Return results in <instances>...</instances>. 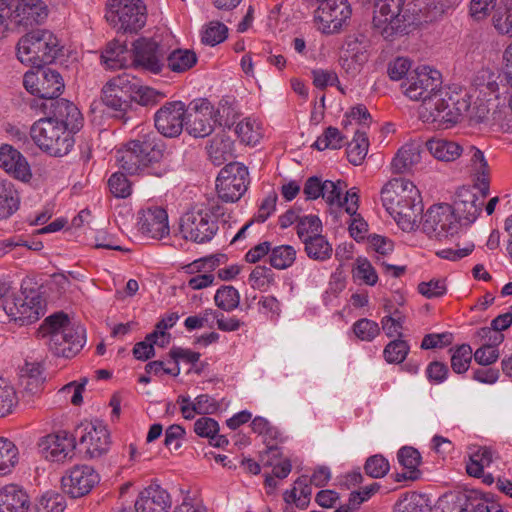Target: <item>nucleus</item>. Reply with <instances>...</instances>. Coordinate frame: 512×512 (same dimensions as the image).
Listing matches in <instances>:
<instances>
[{
  "mask_svg": "<svg viewBox=\"0 0 512 512\" xmlns=\"http://www.w3.org/2000/svg\"><path fill=\"white\" fill-rule=\"evenodd\" d=\"M381 200L386 211L403 231H412L423 213L421 195L413 182L395 178L384 185Z\"/></svg>",
  "mask_w": 512,
  "mask_h": 512,
  "instance_id": "1",
  "label": "nucleus"
},
{
  "mask_svg": "<svg viewBox=\"0 0 512 512\" xmlns=\"http://www.w3.org/2000/svg\"><path fill=\"white\" fill-rule=\"evenodd\" d=\"M158 143H161V140L153 132L127 142L124 148L117 152L120 168L131 175L146 173L157 177L163 176L166 170L155 167L163 158V150Z\"/></svg>",
  "mask_w": 512,
  "mask_h": 512,
  "instance_id": "2",
  "label": "nucleus"
},
{
  "mask_svg": "<svg viewBox=\"0 0 512 512\" xmlns=\"http://www.w3.org/2000/svg\"><path fill=\"white\" fill-rule=\"evenodd\" d=\"M37 334L42 338L48 337L47 345L57 357L71 358L85 343V329L80 325L72 324L63 311L48 316L39 327Z\"/></svg>",
  "mask_w": 512,
  "mask_h": 512,
  "instance_id": "3",
  "label": "nucleus"
},
{
  "mask_svg": "<svg viewBox=\"0 0 512 512\" xmlns=\"http://www.w3.org/2000/svg\"><path fill=\"white\" fill-rule=\"evenodd\" d=\"M62 47L50 30L35 29L23 35L17 44V57L30 66H45L55 61Z\"/></svg>",
  "mask_w": 512,
  "mask_h": 512,
  "instance_id": "4",
  "label": "nucleus"
},
{
  "mask_svg": "<svg viewBox=\"0 0 512 512\" xmlns=\"http://www.w3.org/2000/svg\"><path fill=\"white\" fill-rule=\"evenodd\" d=\"M470 101L468 94L443 88L438 96L427 100L425 112H419L425 122L445 124L446 128L458 123L461 117L468 111Z\"/></svg>",
  "mask_w": 512,
  "mask_h": 512,
  "instance_id": "5",
  "label": "nucleus"
},
{
  "mask_svg": "<svg viewBox=\"0 0 512 512\" xmlns=\"http://www.w3.org/2000/svg\"><path fill=\"white\" fill-rule=\"evenodd\" d=\"M74 133L44 117L37 120L30 130L35 144L54 157H62L69 153L75 142L72 135Z\"/></svg>",
  "mask_w": 512,
  "mask_h": 512,
  "instance_id": "6",
  "label": "nucleus"
},
{
  "mask_svg": "<svg viewBox=\"0 0 512 512\" xmlns=\"http://www.w3.org/2000/svg\"><path fill=\"white\" fill-rule=\"evenodd\" d=\"M373 6V30L385 40L392 41L407 28L406 14L403 12L405 0H368Z\"/></svg>",
  "mask_w": 512,
  "mask_h": 512,
  "instance_id": "7",
  "label": "nucleus"
},
{
  "mask_svg": "<svg viewBox=\"0 0 512 512\" xmlns=\"http://www.w3.org/2000/svg\"><path fill=\"white\" fill-rule=\"evenodd\" d=\"M106 20L119 31L136 33L147 20V8L143 0H108Z\"/></svg>",
  "mask_w": 512,
  "mask_h": 512,
  "instance_id": "8",
  "label": "nucleus"
},
{
  "mask_svg": "<svg viewBox=\"0 0 512 512\" xmlns=\"http://www.w3.org/2000/svg\"><path fill=\"white\" fill-rule=\"evenodd\" d=\"M441 74L428 66H420L409 73L406 80L401 84L404 93L413 101H421L420 112H425L427 100L438 96L441 87Z\"/></svg>",
  "mask_w": 512,
  "mask_h": 512,
  "instance_id": "9",
  "label": "nucleus"
},
{
  "mask_svg": "<svg viewBox=\"0 0 512 512\" xmlns=\"http://www.w3.org/2000/svg\"><path fill=\"white\" fill-rule=\"evenodd\" d=\"M249 185L248 168L239 162L230 161L216 178L218 198L226 203H235L247 191Z\"/></svg>",
  "mask_w": 512,
  "mask_h": 512,
  "instance_id": "10",
  "label": "nucleus"
},
{
  "mask_svg": "<svg viewBox=\"0 0 512 512\" xmlns=\"http://www.w3.org/2000/svg\"><path fill=\"white\" fill-rule=\"evenodd\" d=\"M35 70L24 74L23 85L25 89L36 97L57 98L65 87L61 74L44 66H33Z\"/></svg>",
  "mask_w": 512,
  "mask_h": 512,
  "instance_id": "11",
  "label": "nucleus"
},
{
  "mask_svg": "<svg viewBox=\"0 0 512 512\" xmlns=\"http://www.w3.org/2000/svg\"><path fill=\"white\" fill-rule=\"evenodd\" d=\"M75 438L84 446L85 454L89 458H99L106 454L111 445L110 432L101 421L81 423L74 429Z\"/></svg>",
  "mask_w": 512,
  "mask_h": 512,
  "instance_id": "12",
  "label": "nucleus"
},
{
  "mask_svg": "<svg viewBox=\"0 0 512 512\" xmlns=\"http://www.w3.org/2000/svg\"><path fill=\"white\" fill-rule=\"evenodd\" d=\"M422 219V215L420 216ZM423 231L438 239L458 232L460 224L454 215L452 206L447 203L431 206L423 215Z\"/></svg>",
  "mask_w": 512,
  "mask_h": 512,
  "instance_id": "13",
  "label": "nucleus"
},
{
  "mask_svg": "<svg viewBox=\"0 0 512 512\" xmlns=\"http://www.w3.org/2000/svg\"><path fill=\"white\" fill-rule=\"evenodd\" d=\"M2 307L10 320L21 326L37 321L44 314L43 300L39 294L30 298L22 295L8 296Z\"/></svg>",
  "mask_w": 512,
  "mask_h": 512,
  "instance_id": "14",
  "label": "nucleus"
},
{
  "mask_svg": "<svg viewBox=\"0 0 512 512\" xmlns=\"http://www.w3.org/2000/svg\"><path fill=\"white\" fill-rule=\"evenodd\" d=\"M133 64L143 70L159 74L166 67L163 47L156 41L149 38H139L133 42Z\"/></svg>",
  "mask_w": 512,
  "mask_h": 512,
  "instance_id": "15",
  "label": "nucleus"
},
{
  "mask_svg": "<svg viewBox=\"0 0 512 512\" xmlns=\"http://www.w3.org/2000/svg\"><path fill=\"white\" fill-rule=\"evenodd\" d=\"M218 230L217 223L202 210L186 212L180 219V231L185 239L196 243L210 241Z\"/></svg>",
  "mask_w": 512,
  "mask_h": 512,
  "instance_id": "16",
  "label": "nucleus"
},
{
  "mask_svg": "<svg viewBox=\"0 0 512 512\" xmlns=\"http://www.w3.org/2000/svg\"><path fill=\"white\" fill-rule=\"evenodd\" d=\"M351 7L347 0H322L315 10L314 18L321 24L322 31L332 34L340 31L351 17Z\"/></svg>",
  "mask_w": 512,
  "mask_h": 512,
  "instance_id": "17",
  "label": "nucleus"
},
{
  "mask_svg": "<svg viewBox=\"0 0 512 512\" xmlns=\"http://www.w3.org/2000/svg\"><path fill=\"white\" fill-rule=\"evenodd\" d=\"M100 481L96 470L88 465H75L61 479L63 491L72 498H80L91 492Z\"/></svg>",
  "mask_w": 512,
  "mask_h": 512,
  "instance_id": "18",
  "label": "nucleus"
},
{
  "mask_svg": "<svg viewBox=\"0 0 512 512\" xmlns=\"http://www.w3.org/2000/svg\"><path fill=\"white\" fill-rule=\"evenodd\" d=\"M186 106L182 101L166 102L154 115L157 131L165 137H178L185 126Z\"/></svg>",
  "mask_w": 512,
  "mask_h": 512,
  "instance_id": "19",
  "label": "nucleus"
},
{
  "mask_svg": "<svg viewBox=\"0 0 512 512\" xmlns=\"http://www.w3.org/2000/svg\"><path fill=\"white\" fill-rule=\"evenodd\" d=\"M38 448L41 455L51 462H64L71 459L76 448L74 433L69 434L65 430L48 434L42 437L38 442Z\"/></svg>",
  "mask_w": 512,
  "mask_h": 512,
  "instance_id": "20",
  "label": "nucleus"
},
{
  "mask_svg": "<svg viewBox=\"0 0 512 512\" xmlns=\"http://www.w3.org/2000/svg\"><path fill=\"white\" fill-rule=\"evenodd\" d=\"M189 109L193 112L188 113L185 122L187 133L193 137H206L213 132L212 116L214 107L206 98L197 99L189 104Z\"/></svg>",
  "mask_w": 512,
  "mask_h": 512,
  "instance_id": "21",
  "label": "nucleus"
},
{
  "mask_svg": "<svg viewBox=\"0 0 512 512\" xmlns=\"http://www.w3.org/2000/svg\"><path fill=\"white\" fill-rule=\"evenodd\" d=\"M483 194L478 197L469 187H461L455 194L452 210L457 220L465 225L472 224L479 216L484 206Z\"/></svg>",
  "mask_w": 512,
  "mask_h": 512,
  "instance_id": "22",
  "label": "nucleus"
},
{
  "mask_svg": "<svg viewBox=\"0 0 512 512\" xmlns=\"http://www.w3.org/2000/svg\"><path fill=\"white\" fill-rule=\"evenodd\" d=\"M51 119L61 125L63 128L77 132L83 126V116L77 106L71 101L64 98L52 99L49 105V116Z\"/></svg>",
  "mask_w": 512,
  "mask_h": 512,
  "instance_id": "23",
  "label": "nucleus"
},
{
  "mask_svg": "<svg viewBox=\"0 0 512 512\" xmlns=\"http://www.w3.org/2000/svg\"><path fill=\"white\" fill-rule=\"evenodd\" d=\"M0 168L13 178L23 182H28L32 177L27 159L9 144L0 146Z\"/></svg>",
  "mask_w": 512,
  "mask_h": 512,
  "instance_id": "24",
  "label": "nucleus"
},
{
  "mask_svg": "<svg viewBox=\"0 0 512 512\" xmlns=\"http://www.w3.org/2000/svg\"><path fill=\"white\" fill-rule=\"evenodd\" d=\"M47 16L48 8L42 0H18L10 21L17 26L28 27L42 22Z\"/></svg>",
  "mask_w": 512,
  "mask_h": 512,
  "instance_id": "25",
  "label": "nucleus"
},
{
  "mask_svg": "<svg viewBox=\"0 0 512 512\" xmlns=\"http://www.w3.org/2000/svg\"><path fill=\"white\" fill-rule=\"evenodd\" d=\"M139 231L148 237L161 239L169 233L168 215L161 207L149 208L138 217Z\"/></svg>",
  "mask_w": 512,
  "mask_h": 512,
  "instance_id": "26",
  "label": "nucleus"
},
{
  "mask_svg": "<svg viewBox=\"0 0 512 512\" xmlns=\"http://www.w3.org/2000/svg\"><path fill=\"white\" fill-rule=\"evenodd\" d=\"M170 507V495L158 484L146 487L135 502L136 512H168Z\"/></svg>",
  "mask_w": 512,
  "mask_h": 512,
  "instance_id": "27",
  "label": "nucleus"
},
{
  "mask_svg": "<svg viewBox=\"0 0 512 512\" xmlns=\"http://www.w3.org/2000/svg\"><path fill=\"white\" fill-rule=\"evenodd\" d=\"M30 499L21 487L11 484L0 489V512H28Z\"/></svg>",
  "mask_w": 512,
  "mask_h": 512,
  "instance_id": "28",
  "label": "nucleus"
},
{
  "mask_svg": "<svg viewBox=\"0 0 512 512\" xmlns=\"http://www.w3.org/2000/svg\"><path fill=\"white\" fill-rule=\"evenodd\" d=\"M422 144L411 141L403 145L392 160L391 168L395 174L409 172L413 166L421 161Z\"/></svg>",
  "mask_w": 512,
  "mask_h": 512,
  "instance_id": "29",
  "label": "nucleus"
},
{
  "mask_svg": "<svg viewBox=\"0 0 512 512\" xmlns=\"http://www.w3.org/2000/svg\"><path fill=\"white\" fill-rule=\"evenodd\" d=\"M234 142L225 134L216 135L206 146L210 161L220 166L233 158Z\"/></svg>",
  "mask_w": 512,
  "mask_h": 512,
  "instance_id": "30",
  "label": "nucleus"
},
{
  "mask_svg": "<svg viewBox=\"0 0 512 512\" xmlns=\"http://www.w3.org/2000/svg\"><path fill=\"white\" fill-rule=\"evenodd\" d=\"M425 146L437 160L445 162L456 160L462 153V147L458 143L445 139L428 140Z\"/></svg>",
  "mask_w": 512,
  "mask_h": 512,
  "instance_id": "31",
  "label": "nucleus"
},
{
  "mask_svg": "<svg viewBox=\"0 0 512 512\" xmlns=\"http://www.w3.org/2000/svg\"><path fill=\"white\" fill-rule=\"evenodd\" d=\"M110 87L111 85L106 84L102 87L101 102L110 111L112 117L122 120L123 123H127L131 119L129 112L132 105L122 102V99L118 98L116 93H112L113 90H111Z\"/></svg>",
  "mask_w": 512,
  "mask_h": 512,
  "instance_id": "32",
  "label": "nucleus"
},
{
  "mask_svg": "<svg viewBox=\"0 0 512 512\" xmlns=\"http://www.w3.org/2000/svg\"><path fill=\"white\" fill-rule=\"evenodd\" d=\"M197 55L193 50L174 49L165 55L167 68L175 73H184L194 67L197 63Z\"/></svg>",
  "mask_w": 512,
  "mask_h": 512,
  "instance_id": "33",
  "label": "nucleus"
},
{
  "mask_svg": "<svg viewBox=\"0 0 512 512\" xmlns=\"http://www.w3.org/2000/svg\"><path fill=\"white\" fill-rule=\"evenodd\" d=\"M20 205V198L14 185L0 179V219H7L13 215Z\"/></svg>",
  "mask_w": 512,
  "mask_h": 512,
  "instance_id": "34",
  "label": "nucleus"
},
{
  "mask_svg": "<svg viewBox=\"0 0 512 512\" xmlns=\"http://www.w3.org/2000/svg\"><path fill=\"white\" fill-rule=\"evenodd\" d=\"M470 152L471 162L474 166L478 188L480 192L483 194V197H487L489 194L490 183V172L488 163L485 159L484 153L480 149L471 146Z\"/></svg>",
  "mask_w": 512,
  "mask_h": 512,
  "instance_id": "35",
  "label": "nucleus"
},
{
  "mask_svg": "<svg viewBox=\"0 0 512 512\" xmlns=\"http://www.w3.org/2000/svg\"><path fill=\"white\" fill-rule=\"evenodd\" d=\"M307 256L316 261H326L332 256V245L321 234L307 236L303 240Z\"/></svg>",
  "mask_w": 512,
  "mask_h": 512,
  "instance_id": "36",
  "label": "nucleus"
},
{
  "mask_svg": "<svg viewBox=\"0 0 512 512\" xmlns=\"http://www.w3.org/2000/svg\"><path fill=\"white\" fill-rule=\"evenodd\" d=\"M129 50L124 42L113 40L106 45L102 52L101 61L109 69H117L125 66Z\"/></svg>",
  "mask_w": 512,
  "mask_h": 512,
  "instance_id": "37",
  "label": "nucleus"
},
{
  "mask_svg": "<svg viewBox=\"0 0 512 512\" xmlns=\"http://www.w3.org/2000/svg\"><path fill=\"white\" fill-rule=\"evenodd\" d=\"M106 85H111L112 93H116L122 102L132 105L134 95L136 93V77L123 73L110 79Z\"/></svg>",
  "mask_w": 512,
  "mask_h": 512,
  "instance_id": "38",
  "label": "nucleus"
},
{
  "mask_svg": "<svg viewBox=\"0 0 512 512\" xmlns=\"http://www.w3.org/2000/svg\"><path fill=\"white\" fill-rule=\"evenodd\" d=\"M494 452L490 447L478 446L469 454V461L466 464V472L469 476L483 474L485 467H489L493 462Z\"/></svg>",
  "mask_w": 512,
  "mask_h": 512,
  "instance_id": "39",
  "label": "nucleus"
},
{
  "mask_svg": "<svg viewBox=\"0 0 512 512\" xmlns=\"http://www.w3.org/2000/svg\"><path fill=\"white\" fill-rule=\"evenodd\" d=\"M397 458L399 463L409 471V475L405 473L397 474V481L401 479L416 480L419 473L417 468L421 463V455L418 450L413 447L404 446L398 451Z\"/></svg>",
  "mask_w": 512,
  "mask_h": 512,
  "instance_id": "40",
  "label": "nucleus"
},
{
  "mask_svg": "<svg viewBox=\"0 0 512 512\" xmlns=\"http://www.w3.org/2000/svg\"><path fill=\"white\" fill-rule=\"evenodd\" d=\"M478 492L470 491L468 493L457 496L453 502L440 501L432 509V512H474L470 509L472 502L477 501Z\"/></svg>",
  "mask_w": 512,
  "mask_h": 512,
  "instance_id": "41",
  "label": "nucleus"
},
{
  "mask_svg": "<svg viewBox=\"0 0 512 512\" xmlns=\"http://www.w3.org/2000/svg\"><path fill=\"white\" fill-rule=\"evenodd\" d=\"M368 147L369 142L366 132L357 130L346 149L348 161L353 165H360L367 155Z\"/></svg>",
  "mask_w": 512,
  "mask_h": 512,
  "instance_id": "42",
  "label": "nucleus"
},
{
  "mask_svg": "<svg viewBox=\"0 0 512 512\" xmlns=\"http://www.w3.org/2000/svg\"><path fill=\"white\" fill-rule=\"evenodd\" d=\"M18 448L7 438H0V476H5L13 470L18 462Z\"/></svg>",
  "mask_w": 512,
  "mask_h": 512,
  "instance_id": "43",
  "label": "nucleus"
},
{
  "mask_svg": "<svg viewBox=\"0 0 512 512\" xmlns=\"http://www.w3.org/2000/svg\"><path fill=\"white\" fill-rule=\"evenodd\" d=\"M214 301L219 309L230 312L239 306L240 294L233 286L223 285L216 291Z\"/></svg>",
  "mask_w": 512,
  "mask_h": 512,
  "instance_id": "44",
  "label": "nucleus"
},
{
  "mask_svg": "<svg viewBox=\"0 0 512 512\" xmlns=\"http://www.w3.org/2000/svg\"><path fill=\"white\" fill-rule=\"evenodd\" d=\"M270 252V264L278 270H283L292 266L296 259V250L291 245H280L271 248Z\"/></svg>",
  "mask_w": 512,
  "mask_h": 512,
  "instance_id": "45",
  "label": "nucleus"
},
{
  "mask_svg": "<svg viewBox=\"0 0 512 512\" xmlns=\"http://www.w3.org/2000/svg\"><path fill=\"white\" fill-rule=\"evenodd\" d=\"M65 508V497L55 491L44 493L35 505L36 512H63Z\"/></svg>",
  "mask_w": 512,
  "mask_h": 512,
  "instance_id": "46",
  "label": "nucleus"
},
{
  "mask_svg": "<svg viewBox=\"0 0 512 512\" xmlns=\"http://www.w3.org/2000/svg\"><path fill=\"white\" fill-rule=\"evenodd\" d=\"M238 137L247 145H255L261 139V128L255 120L246 118L240 121L235 128Z\"/></svg>",
  "mask_w": 512,
  "mask_h": 512,
  "instance_id": "47",
  "label": "nucleus"
},
{
  "mask_svg": "<svg viewBox=\"0 0 512 512\" xmlns=\"http://www.w3.org/2000/svg\"><path fill=\"white\" fill-rule=\"evenodd\" d=\"M345 137L339 131L338 128L329 126L323 134L317 138L313 147L319 151L325 149H340L344 144Z\"/></svg>",
  "mask_w": 512,
  "mask_h": 512,
  "instance_id": "48",
  "label": "nucleus"
},
{
  "mask_svg": "<svg viewBox=\"0 0 512 512\" xmlns=\"http://www.w3.org/2000/svg\"><path fill=\"white\" fill-rule=\"evenodd\" d=\"M228 37V28L219 21H210L202 32V43L215 46L226 40Z\"/></svg>",
  "mask_w": 512,
  "mask_h": 512,
  "instance_id": "49",
  "label": "nucleus"
},
{
  "mask_svg": "<svg viewBox=\"0 0 512 512\" xmlns=\"http://www.w3.org/2000/svg\"><path fill=\"white\" fill-rule=\"evenodd\" d=\"M493 25L501 34H512V0H505L493 15Z\"/></svg>",
  "mask_w": 512,
  "mask_h": 512,
  "instance_id": "50",
  "label": "nucleus"
},
{
  "mask_svg": "<svg viewBox=\"0 0 512 512\" xmlns=\"http://www.w3.org/2000/svg\"><path fill=\"white\" fill-rule=\"evenodd\" d=\"M410 351V346L401 337L390 341L384 348L383 355L388 363H402Z\"/></svg>",
  "mask_w": 512,
  "mask_h": 512,
  "instance_id": "51",
  "label": "nucleus"
},
{
  "mask_svg": "<svg viewBox=\"0 0 512 512\" xmlns=\"http://www.w3.org/2000/svg\"><path fill=\"white\" fill-rule=\"evenodd\" d=\"M473 353L470 345L457 346L451 356V368L457 374L465 373L471 363Z\"/></svg>",
  "mask_w": 512,
  "mask_h": 512,
  "instance_id": "52",
  "label": "nucleus"
},
{
  "mask_svg": "<svg viewBox=\"0 0 512 512\" xmlns=\"http://www.w3.org/2000/svg\"><path fill=\"white\" fill-rule=\"evenodd\" d=\"M347 188V184L344 181L338 180L333 182L331 180L324 181V188L322 198L330 206L337 205L338 208H343L342 194Z\"/></svg>",
  "mask_w": 512,
  "mask_h": 512,
  "instance_id": "53",
  "label": "nucleus"
},
{
  "mask_svg": "<svg viewBox=\"0 0 512 512\" xmlns=\"http://www.w3.org/2000/svg\"><path fill=\"white\" fill-rule=\"evenodd\" d=\"M136 93L133 102L142 106H152L157 104L165 97V94L148 86L140 85V81L136 78Z\"/></svg>",
  "mask_w": 512,
  "mask_h": 512,
  "instance_id": "54",
  "label": "nucleus"
},
{
  "mask_svg": "<svg viewBox=\"0 0 512 512\" xmlns=\"http://www.w3.org/2000/svg\"><path fill=\"white\" fill-rule=\"evenodd\" d=\"M16 403L14 387L6 379L0 377V418L11 413Z\"/></svg>",
  "mask_w": 512,
  "mask_h": 512,
  "instance_id": "55",
  "label": "nucleus"
},
{
  "mask_svg": "<svg viewBox=\"0 0 512 512\" xmlns=\"http://www.w3.org/2000/svg\"><path fill=\"white\" fill-rule=\"evenodd\" d=\"M253 289L267 290L274 283V273L266 266H256L249 276Z\"/></svg>",
  "mask_w": 512,
  "mask_h": 512,
  "instance_id": "56",
  "label": "nucleus"
},
{
  "mask_svg": "<svg viewBox=\"0 0 512 512\" xmlns=\"http://www.w3.org/2000/svg\"><path fill=\"white\" fill-rule=\"evenodd\" d=\"M353 332L362 341H372L380 334V327L373 320L361 318L353 324Z\"/></svg>",
  "mask_w": 512,
  "mask_h": 512,
  "instance_id": "57",
  "label": "nucleus"
},
{
  "mask_svg": "<svg viewBox=\"0 0 512 512\" xmlns=\"http://www.w3.org/2000/svg\"><path fill=\"white\" fill-rule=\"evenodd\" d=\"M405 322V316L398 310L394 309L393 313L386 315L381 320L382 329L388 337L397 335L402 337L401 330Z\"/></svg>",
  "mask_w": 512,
  "mask_h": 512,
  "instance_id": "58",
  "label": "nucleus"
},
{
  "mask_svg": "<svg viewBox=\"0 0 512 512\" xmlns=\"http://www.w3.org/2000/svg\"><path fill=\"white\" fill-rule=\"evenodd\" d=\"M417 290L427 299L442 297L447 292L446 280L442 278H434L428 282H420Z\"/></svg>",
  "mask_w": 512,
  "mask_h": 512,
  "instance_id": "59",
  "label": "nucleus"
},
{
  "mask_svg": "<svg viewBox=\"0 0 512 512\" xmlns=\"http://www.w3.org/2000/svg\"><path fill=\"white\" fill-rule=\"evenodd\" d=\"M322 231V223L318 216L307 215L299 218L297 224V235L303 240L307 236L320 234Z\"/></svg>",
  "mask_w": 512,
  "mask_h": 512,
  "instance_id": "60",
  "label": "nucleus"
},
{
  "mask_svg": "<svg viewBox=\"0 0 512 512\" xmlns=\"http://www.w3.org/2000/svg\"><path fill=\"white\" fill-rule=\"evenodd\" d=\"M356 264L357 266L353 272V277L362 280L369 286H374L378 281V275L370 261L366 258L358 257Z\"/></svg>",
  "mask_w": 512,
  "mask_h": 512,
  "instance_id": "61",
  "label": "nucleus"
},
{
  "mask_svg": "<svg viewBox=\"0 0 512 512\" xmlns=\"http://www.w3.org/2000/svg\"><path fill=\"white\" fill-rule=\"evenodd\" d=\"M389 468V462L382 455L370 456L364 465L365 473L372 478L384 477Z\"/></svg>",
  "mask_w": 512,
  "mask_h": 512,
  "instance_id": "62",
  "label": "nucleus"
},
{
  "mask_svg": "<svg viewBox=\"0 0 512 512\" xmlns=\"http://www.w3.org/2000/svg\"><path fill=\"white\" fill-rule=\"evenodd\" d=\"M108 186L115 197L126 198L131 194V184L121 172H116L110 176Z\"/></svg>",
  "mask_w": 512,
  "mask_h": 512,
  "instance_id": "63",
  "label": "nucleus"
},
{
  "mask_svg": "<svg viewBox=\"0 0 512 512\" xmlns=\"http://www.w3.org/2000/svg\"><path fill=\"white\" fill-rule=\"evenodd\" d=\"M401 512H432L430 499L425 494L414 492L405 499Z\"/></svg>",
  "mask_w": 512,
  "mask_h": 512,
  "instance_id": "64",
  "label": "nucleus"
}]
</instances>
